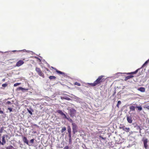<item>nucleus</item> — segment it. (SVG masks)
I'll return each instance as SVG.
<instances>
[{
  "mask_svg": "<svg viewBox=\"0 0 149 149\" xmlns=\"http://www.w3.org/2000/svg\"><path fill=\"white\" fill-rule=\"evenodd\" d=\"M8 136L7 135H3L2 137V141H1V138H0V144L3 145L6 144V140L5 138L8 137Z\"/></svg>",
  "mask_w": 149,
  "mask_h": 149,
  "instance_id": "obj_1",
  "label": "nucleus"
},
{
  "mask_svg": "<svg viewBox=\"0 0 149 149\" xmlns=\"http://www.w3.org/2000/svg\"><path fill=\"white\" fill-rule=\"evenodd\" d=\"M69 114L71 117H73L75 115L76 111L73 108H72L69 110Z\"/></svg>",
  "mask_w": 149,
  "mask_h": 149,
  "instance_id": "obj_2",
  "label": "nucleus"
},
{
  "mask_svg": "<svg viewBox=\"0 0 149 149\" xmlns=\"http://www.w3.org/2000/svg\"><path fill=\"white\" fill-rule=\"evenodd\" d=\"M104 76L102 75L99 76L98 78L95 81L97 85L102 82L103 79L102 78Z\"/></svg>",
  "mask_w": 149,
  "mask_h": 149,
  "instance_id": "obj_3",
  "label": "nucleus"
},
{
  "mask_svg": "<svg viewBox=\"0 0 149 149\" xmlns=\"http://www.w3.org/2000/svg\"><path fill=\"white\" fill-rule=\"evenodd\" d=\"M36 70L39 76L42 77L43 78H44L45 76L44 75V74L41 71L40 68H36Z\"/></svg>",
  "mask_w": 149,
  "mask_h": 149,
  "instance_id": "obj_4",
  "label": "nucleus"
},
{
  "mask_svg": "<svg viewBox=\"0 0 149 149\" xmlns=\"http://www.w3.org/2000/svg\"><path fill=\"white\" fill-rule=\"evenodd\" d=\"M120 129H122L123 130L128 132L130 131V129L129 128L125 127V126L123 125H120L119 127Z\"/></svg>",
  "mask_w": 149,
  "mask_h": 149,
  "instance_id": "obj_5",
  "label": "nucleus"
},
{
  "mask_svg": "<svg viewBox=\"0 0 149 149\" xmlns=\"http://www.w3.org/2000/svg\"><path fill=\"white\" fill-rule=\"evenodd\" d=\"M72 129L73 132L74 134L75 132H77V125L74 123H72Z\"/></svg>",
  "mask_w": 149,
  "mask_h": 149,
  "instance_id": "obj_6",
  "label": "nucleus"
},
{
  "mask_svg": "<svg viewBox=\"0 0 149 149\" xmlns=\"http://www.w3.org/2000/svg\"><path fill=\"white\" fill-rule=\"evenodd\" d=\"M143 144L144 146L146 149H147L148 145L147 144L148 143V139H145L143 140Z\"/></svg>",
  "mask_w": 149,
  "mask_h": 149,
  "instance_id": "obj_7",
  "label": "nucleus"
},
{
  "mask_svg": "<svg viewBox=\"0 0 149 149\" xmlns=\"http://www.w3.org/2000/svg\"><path fill=\"white\" fill-rule=\"evenodd\" d=\"M24 63V62L22 60H19L17 62L16 66L17 67H19Z\"/></svg>",
  "mask_w": 149,
  "mask_h": 149,
  "instance_id": "obj_8",
  "label": "nucleus"
},
{
  "mask_svg": "<svg viewBox=\"0 0 149 149\" xmlns=\"http://www.w3.org/2000/svg\"><path fill=\"white\" fill-rule=\"evenodd\" d=\"M57 112L61 115L63 116V118H66V116L65 115L61 110H58Z\"/></svg>",
  "mask_w": 149,
  "mask_h": 149,
  "instance_id": "obj_9",
  "label": "nucleus"
},
{
  "mask_svg": "<svg viewBox=\"0 0 149 149\" xmlns=\"http://www.w3.org/2000/svg\"><path fill=\"white\" fill-rule=\"evenodd\" d=\"M127 119L129 123H132V120L131 116H127Z\"/></svg>",
  "mask_w": 149,
  "mask_h": 149,
  "instance_id": "obj_10",
  "label": "nucleus"
},
{
  "mask_svg": "<svg viewBox=\"0 0 149 149\" xmlns=\"http://www.w3.org/2000/svg\"><path fill=\"white\" fill-rule=\"evenodd\" d=\"M22 140L23 142L26 143L27 144L30 146V145L29 144V141L28 140H27V138L25 136H23L22 137Z\"/></svg>",
  "mask_w": 149,
  "mask_h": 149,
  "instance_id": "obj_11",
  "label": "nucleus"
},
{
  "mask_svg": "<svg viewBox=\"0 0 149 149\" xmlns=\"http://www.w3.org/2000/svg\"><path fill=\"white\" fill-rule=\"evenodd\" d=\"M61 98L62 100L65 99L68 100H70V98L66 96H64L63 97H61Z\"/></svg>",
  "mask_w": 149,
  "mask_h": 149,
  "instance_id": "obj_12",
  "label": "nucleus"
},
{
  "mask_svg": "<svg viewBox=\"0 0 149 149\" xmlns=\"http://www.w3.org/2000/svg\"><path fill=\"white\" fill-rule=\"evenodd\" d=\"M17 90L18 91H19V90H22L23 91H27L28 90V89L24 88H23L22 87H19V88H17Z\"/></svg>",
  "mask_w": 149,
  "mask_h": 149,
  "instance_id": "obj_13",
  "label": "nucleus"
},
{
  "mask_svg": "<svg viewBox=\"0 0 149 149\" xmlns=\"http://www.w3.org/2000/svg\"><path fill=\"white\" fill-rule=\"evenodd\" d=\"M55 70H56V72L58 74H62L63 75H65V73H64V72H61V71H58V70H57V69H55Z\"/></svg>",
  "mask_w": 149,
  "mask_h": 149,
  "instance_id": "obj_14",
  "label": "nucleus"
},
{
  "mask_svg": "<svg viewBox=\"0 0 149 149\" xmlns=\"http://www.w3.org/2000/svg\"><path fill=\"white\" fill-rule=\"evenodd\" d=\"M55 70H56V72L58 74H62L63 75H65V73H64V72H61V71H58V70H57V69H55Z\"/></svg>",
  "mask_w": 149,
  "mask_h": 149,
  "instance_id": "obj_15",
  "label": "nucleus"
},
{
  "mask_svg": "<svg viewBox=\"0 0 149 149\" xmlns=\"http://www.w3.org/2000/svg\"><path fill=\"white\" fill-rule=\"evenodd\" d=\"M138 90L142 92H145V88L143 87H140L138 89Z\"/></svg>",
  "mask_w": 149,
  "mask_h": 149,
  "instance_id": "obj_16",
  "label": "nucleus"
},
{
  "mask_svg": "<svg viewBox=\"0 0 149 149\" xmlns=\"http://www.w3.org/2000/svg\"><path fill=\"white\" fill-rule=\"evenodd\" d=\"M133 77H134L132 75L127 76L125 77V80L127 81L128 79H130V78H132Z\"/></svg>",
  "mask_w": 149,
  "mask_h": 149,
  "instance_id": "obj_17",
  "label": "nucleus"
},
{
  "mask_svg": "<svg viewBox=\"0 0 149 149\" xmlns=\"http://www.w3.org/2000/svg\"><path fill=\"white\" fill-rule=\"evenodd\" d=\"M135 107L133 106H131L130 107V111H134L135 110Z\"/></svg>",
  "mask_w": 149,
  "mask_h": 149,
  "instance_id": "obj_18",
  "label": "nucleus"
},
{
  "mask_svg": "<svg viewBox=\"0 0 149 149\" xmlns=\"http://www.w3.org/2000/svg\"><path fill=\"white\" fill-rule=\"evenodd\" d=\"M66 118V119H67L68 120V121H69V122H70L72 123H73V120H72V119H71L70 118H67V117H66V118Z\"/></svg>",
  "mask_w": 149,
  "mask_h": 149,
  "instance_id": "obj_19",
  "label": "nucleus"
},
{
  "mask_svg": "<svg viewBox=\"0 0 149 149\" xmlns=\"http://www.w3.org/2000/svg\"><path fill=\"white\" fill-rule=\"evenodd\" d=\"M49 79L51 80V79H55L56 78V77L55 76H51L49 77Z\"/></svg>",
  "mask_w": 149,
  "mask_h": 149,
  "instance_id": "obj_20",
  "label": "nucleus"
},
{
  "mask_svg": "<svg viewBox=\"0 0 149 149\" xmlns=\"http://www.w3.org/2000/svg\"><path fill=\"white\" fill-rule=\"evenodd\" d=\"M89 84L93 86H95L97 85L95 81H94V83H89Z\"/></svg>",
  "mask_w": 149,
  "mask_h": 149,
  "instance_id": "obj_21",
  "label": "nucleus"
},
{
  "mask_svg": "<svg viewBox=\"0 0 149 149\" xmlns=\"http://www.w3.org/2000/svg\"><path fill=\"white\" fill-rule=\"evenodd\" d=\"M139 70V69H138L137 70H136L134 72H132L131 73H128V74H135L138 72V71Z\"/></svg>",
  "mask_w": 149,
  "mask_h": 149,
  "instance_id": "obj_22",
  "label": "nucleus"
},
{
  "mask_svg": "<svg viewBox=\"0 0 149 149\" xmlns=\"http://www.w3.org/2000/svg\"><path fill=\"white\" fill-rule=\"evenodd\" d=\"M136 108H137L138 110L139 111H141L142 109V107L141 106H137L136 107Z\"/></svg>",
  "mask_w": 149,
  "mask_h": 149,
  "instance_id": "obj_23",
  "label": "nucleus"
},
{
  "mask_svg": "<svg viewBox=\"0 0 149 149\" xmlns=\"http://www.w3.org/2000/svg\"><path fill=\"white\" fill-rule=\"evenodd\" d=\"M68 131L69 133H71V129L69 126L68 127Z\"/></svg>",
  "mask_w": 149,
  "mask_h": 149,
  "instance_id": "obj_24",
  "label": "nucleus"
},
{
  "mask_svg": "<svg viewBox=\"0 0 149 149\" xmlns=\"http://www.w3.org/2000/svg\"><path fill=\"white\" fill-rule=\"evenodd\" d=\"M149 61V59L147 61H146L144 64L142 65V67H144L148 63Z\"/></svg>",
  "mask_w": 149,
  "mask_h": 149,
  "instance_id": "obj_25",
  "label": "nucleus"
},
{
  "mask_svg": "<svg viewBox=\"0 0 149 149\" xmlns=\"http://www.w3.org/2000/svg\"><path fill=\"white\" fill-rule=\"evenodd\" d=\"M7 149H14V148L13 146H10L7 148Z\"/></svg>",
  "mask_w": 149,
  "mask_h": 149,
  "instance_id": "obj_26",
  "label": "nucleus"
},
{
  "mask_svg": "<svg viewBox=\"0 0 149 149\" xmlns=\"http://www.w3.org/2000/svg\"><path fill=\"white\" fill-rule=\"evenodd\" d=\"M66 130V127H63V128L62 129V130H61V132H64Z\"/></svg>",
  "mask_w": 149,
  "mask_h": 149,
  "instance_id": "obj_27",
  "label": "nucleus"
},
{
  "mask_svg": "<svg viewBox=\"0 0 149 149\" xmlns=\"http://www.w3.org/2000/svg\"><path fill=\"white\" fill-rule=\"evenodd\" d=\"M20 84V83H16L14 84V86L15 87L16 86H17L19 85Z\"/></svg>",
  "mask_w": 149,
  "mask_h": 149,
  "instance_id": "obj_28",
  "label": "nucleus"
},
{
  "mask_svg": "<svg viewBox=\"0 0 149 149\" xmlns=\"http://www.w3.org/2000/svg\"><path fill=\"white\" fill-rule=\"evenodd\" d=\"M74 85H77V86H80V85H81V84L80 83H78L77 82H75L74 83Z\"/></svg>",
  "mask_w": 149,
  "mask_h": 149,
  "instance_id": "obj_29",
  "label": "nucleus"
},
{
  "mask_svg": "<svg viewBox=\"0 0 149 149\" xmlns=\"http://www.w3.org/2000/svg\"><path fill=\"white\" fill-rule=\"evenodd\" d=\"M7 84H2V86L3 87H6L7 86Z\"/></svg>",
  "mask_w": 149,
  "mask_h": 149,
  "instance_id": "obj_30",
  "label": "nucleus"
},
{
  "mask_svg": "<svg viewBox=\"0 0 149 149\" xmlns=\"http://www.w3.org/2000/svg\"><path fill=\"white\" fill-rule=\"evenodd\" d=\"M3 127L1 128L0 130V133H2L3 132Z\"/></svg>",
  "mask_w": 149,
  "mask_h": 149,
  "instance_id": "obj_31",
  "label": "nucleus"
},
{
  "mask_svg": "<svg viewBox=\"0 0 149 149\" xmlns=\"http://www.w3.org/2000/svg\"><path fill=\"white\" fill-rule=\"evenodd\" d=\"M34 139H32L31 140H30V142L31 143H34Z\"/></svg>",
  "mask_w": 149,
  "mask_h": 149,
  "instance_id": "obj_32",
  "label": "nucleus"
},
{
  "mask_svg": "<svg viewBox=\"0 0 149 149\" xmlns=\"http://www.w3.org/2000/svg\"><path fill=\"white\" fill-rule=\"evenodd\" d=\"M69 139H71V133H69Z\"/></svg>",
  "mask_w": 149,
  "mask_h": 149,
  "instance_id": "obj_33",
  "label": "nucleus"
},
{
  "mask_svg": "<svg viewBox=\"0 0 149 149\" xmlns=\"http://www.w3.org/2000/svg\"><path fill=\"white\" fill-rule=\"evenodd\" d=\"M69 143L70 144H71L72 143L71 139H69Z\"/></svg>",
  "mask_w": 149,
  "mask_h": 149,
  "instance_id": "obj_34",
  "label": "nucleus"
},
{
  "mask_svg": "<svg viewBox=\"0 0 149 149\" xmlns=\"http://www.w3.org/2000/svg\"><path fill=\"white\" fill-rule=\"evenodd\" d=\"M8 109L10 111V112H11L12 111V109L10 108H8Z\"/></svg>",
  "mask_w": 149,
  "mask_h": 149,
  "instance_id": "obj_35",
  "label": "nucleus"
},
{
  "mask_svg": "<svg viewBox=\"0 0 149 149\" xmlns=\"http://www.w3.org/2000/svg\"><path fill=\"white\" fill-rule=\"evenodd\" d=\"M6 104H11V102L10 101H8L6 102Z\"/></svg>",
  "mask_w": 149,
  "mask_h": 149,
  "instance_id": "obj_36",
  "label": "nucleus"
},
{
  "mask_svg": "<svg viewBox=\"0 0 149 149\" xmlns=\"http://www.w3.org/2000/svg\"><path fill=\"white\" fill-rule=\"evenodd\" d=\"M83 148L85 149H88L87 147H86V145H84V146H83Z\"/></svg>",
  "mask_w": 149,
  "mask_h": 149,
  "instance_id": "obj_37",
  "label": "nucleus"
},
{
  "mask_svg": "<svg viewBox=\"0 0 149 149\" xmlns=\"http://www.w3.org/2000/svg\"><path fill=\"white\" fill-rule=\"evenodd\" d=\"M28 112H29V113L31 115H32V112L31 111H30V110H28Z\"/></svg>",
  "mask_w": 149,
  "mask_h": 149,
  "instance_id": "obj_38",
  "label": "nucleus"
},
{
  "mask_svg": "<svg viewBox=\"0 0 149 149\" xmlns=\"http://www.w3.org/2000/svg\"><path fill=\"white\" fill-rule=\"evenodd\" d=\"M121 104V102L120 101H118L117 104H118L119 105Z\"/></svg>",
  "mask_w": 149,
  "mask_h": 149,
  "instance_id": "obj_39",
  "label": "nucleus"
},
{
  "mask_svg": "<svg viewBox=\"0 0 149 149\" xmlns=\"http://www.w3.org/2000/svg\"><path fill=\"white\" fill-rule=\"evenodd\" d=\"M3 112L1 110V108H0V114H3Z\"/></svg>",
  "mask_w": 149,
  "mask_h": 149,
  "instance_id": "obj_40",
  "label": "nucleus"
},
{
  "mask_svg": "<svg viewBox=\"0 0 149 149\" xmlns=\"http://www.w3.org/2000/svg\"><path fill=\"white\" fill-rule=\"evenodd\" d=\"M99 137L100 138H101L102 139H104V138L103 137H102L101 136H99Z\"/></svg>",
  "mask_w": 149,
  "mask_h": 149,
  "instance_id": "obj_41",
  "label": "nucleus"
},
{
  "mask_svg": "<svg viewBox=\"0 0 149 149\" xmlns=\"http://www.w3.org/2000/svg\"><path fill=\"white\" fill-rule=\"evenodd\" d=\"M35 57V58H36V59H38V60H40V61H41L40 59L39 58H38V57H37L36 56Z\"/></svg>",
  "mask_w": 149,
  "mask_h": 149,
  "instance_id": "obj_42",
  "label": "nucleus"
},
{
  "mask_svg": "<svg viewBox=\"0 0 149 149\" xmlns=\"http://www.w3.org/2000/svg\"><path fill=\"white\" fill-rule=\"evenodd\" d=\"M136 128L138 130L140 128V126H136Z\"/></svg>",
  "mask_w": 149,
  "mask_h": 149,
  "instance_id": "obj_43",
  "label": "nucleus"
},
{
  "mask_svg": "<svg viewBox=\"0 0 149 149\" xmlns=\"http://www.w3.org/2000/svg\"><path fill=\"white\" fill-rule=\"evenodd\" d=\"M142 127H140V128L139 129V130H141L142 129Z\"/></svg>",
  "mask_w": 149,
  "mask_h": 149,
  "instance_id": "obj_44",
  "label": "nucleus"
},
{
  "mask_svg": "<svg viewBox=\"0 0 149 149\" xmlns=\"http://www.w3.org/2000/svg\"><path fill=\"white\" fill-rule=\"evenodd\" d=\"M117 107H118V108L119 107V105L118 104H117Z\"/></svg>",
  "mask_w": 149,
  "mask_h": 149,
  "instance_id": "obj_45",
  "label": "nucleus"
},
{
  "mask_svg": "<svg viewBox=\"0 0 149 149\" xmlns=\"http://www.w3.org/2000/svg\"><path fill=\"white\" fill-rule=\"evenodd\" d=\"M5 79H2V81H5Z\"/></svg>",
  "mask_w": 149,
  "mask_h": 149,
  "instance_id": "obj_46",
  "label": "nucleus"
},
{
  "mask_svg": "<svg viewBox=\"0 0 149 149\" xmlns=\"http://www.w3.org/2000/svg\"><path fill=\"white\" fill-rule=\"evenodd\" d=\"M139 132L141 134V130H139Z\"/></svg>",
  "mask_w": 149,
  "mask_h": 149,
  "instance_id": "obj_47",
  "label": "nucleus"
},
{
  "mask_svg": "<svg viewBox=\"0 0 149 149\" xmlns=\"http://www.w3.org/2000/svg\"><path fill=\"white\" fill-rule=\"evenodd\" d=\"M147 108L148 109H149V106H148V107H147Z\"/></svg>",
  "mask_w": 149,
  "mask_h": 149,
  "instance_id": "obj_48",
  "label": "nucleus"
},
{
  "mask_svg": "<svg viewBox=\"0 0 149 149\" xmlns=\"http://www.w3.org/2000/svg\"><path fill=\"white\" fill-rule=\"evenodd\" d=\"M34 125L36 126H38L37 125H36V124H35V125Z\"/></svg>",
  "mask_w": 149,
  "mask_h": 149,
  "instance_id": "obj_49",
  "label": "nucleus"
},
{
  "mask_svg": "<svg viewBox=\"0 0 149 149\" xmlns=\"http://www.w3.org/2000/svg\"><path fill=\"white\" fill-rule=\"evenodd\" d=\"M52 68H53V69H55H55H54V68H53L52 67Z\"/></svg>",
  "mask_w": 149,
  "mask_h": 149,
  "instance_id": "obj_50",
  "label": "nucleus"
},
{
  "mask_svg": "<svg viewBox=\"0 0 149 149\" xmlns=\"http://www.w3.org/2000/svg\"><path fill=\"white\" fill-rule=\"evenodd\" d=\"M16 50H14L13 51V52H16Z\"/></svg>",
  "mask_w": 149,
  "mask_h": 149,
  "instance_id": "obj_51",
  "label": "nucleus"
},
{
  "mask_svg": "<svg viewBox=\"0 0 149 149\" xmlns=\"http://www.w3.org/2000/svg\"><path fill=\"white\" fill-rule=\"evenodd\" d=\"M147 132H148L149 133V132H148V131H147Z\"/></svg>",
  "mask_w": 149,
  "mask_h": 149,
  "instance_id": "obj_52",
  "label": "nucleus"
},
{
  "mask_svg": "<svg viewBox=\"0 0 149 149\" xmlns=\"http://www.w3.org/2000/svg\"><path fill=\"white\" fill-rule=\"evenodd\" d=\"M147 132H148L149 133V132H148V131H147Z\"/></svg>",
  "mask_w": 149,
  "mask_h": 149,
  "instance_id": "obj_53",
  "label": "nucleus"
}]
</instances>
